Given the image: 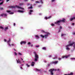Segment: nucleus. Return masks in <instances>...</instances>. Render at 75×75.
Listing matches in <instances>:
<instances>
[{
	"label": "nucleus",
	"mask_w": 75,
	"mask_h": 75,
	"mask_svg": "<svg viewBox=\"0 0 75 75\" xmlns=\"http://www.w3.org/2000/svg\"><path fill=\"white\" fill-rule=\"evenodd\" d=\"M41 32L42 33H47V34H45L44 35H40V37H42V38H47L48 37V35H50V33L48 32H45V31L43 30H42L41 31Z\"/></svg>",
	"instance_id": "1"
},
{
	"label": "nucleus",
	"mask_w": 75,
	"mask_h": 75,
	"mask_svg": "<svg viewBox=\"0 0 75 75\" xmlns=\"http://www.w3.org/2000/svg\"><path fill=\"white\" fill-rule=\"evenodd\" d=\"M54 71V69H51L49 70V72H50V74L52 75H54L53 73V71Z\"/></svg>",
	"instance_id": "2"
},
{
	"label": "nucleus",
	"mask_w": 75,
	"mask_h": 75,
	"mask_svg": "<svg viewBox=\"0 0 75 75\" xmlns=\"http://www.w3.org/2000/svg\"><path fill=\"white\" fill-rule=\"evenodd\" d=\"M11 8H16V7L17 8H20V9H23V8H21L17 5L16 6H11Z\"/></svg>",
	"instance_id": "3"
},
{
	"label": "nucleus",
	"mask_w": 75,
	"mask_h": 75,
	"mask_svg": "<svg viewBox=\"0 0 75 75\" xmlns=\"http://www.w3.org/2000/svg\"><path fill=\"white\" fill-rule=\"evenodd\" d=\"M61 22V20H59V21H57L56 22H55L54 24H57V25H60V23Z\"/></svg>",
	"instance_id": "4"
},
{
	"label": "nucleus",
	"mask_w": 75,
	"mask_h": 75,
	"mask_svg": "<svg viewBox=\"0 0 75 75\" xmlns=\"http://www.w3.org/2000/svg\"><path fill=\"white\" fill-rule=\"evenodd\" d=\"M10 41H11V40L10 38H9V40H8L7 41L8 44L9 45V47H11V45H10Z\"/></svg>",
	"instance_id": "5"
},
{
	"label": "nucleus",
	"mask_w": 75,
	"mask_h": 75,
	"mask_svg": "<svg viewBox=\"0 0 75 75\" xmlns=\"http://www.w3.org/2000/svg\"><path fill=\"white\" fill-rule=\"evenodd\" d=\"M35 61H37V59H38V56L37 54L35 55Z\"/></svg>",
	"instance_id": "6"
},
{
	"label": "nucleus",
	"mask_w": 75,
	"mask_h": 75,
	"mask_svg": "<svg viewBox=\"0 0 75 75\" xmlns=\"http://www.w3.org/2000/svg\"><path fill=\"white\" fill-rule=\"evenodd\" d=\"M58 61H56L55 62L52 61L51 63V64H57L58 63Z\"/></svg>",
	"instance_id": "7"
},
{
	"label": "nucleus",
	"mask_w": 75,
	"mask_h": 75,
	"mask_svg": "<svg viewBox=\"0 0 75 75\" xmlns=\"http://www.w3.org/2000/svg\"><path fill=\"white\" fill-rule=\"evenodd\" d=\"M20 44L21 45H22L23 44H26V42L24 41H22L20 42Z\"/></svg>",
	"instance_id": "8"
},
{
	"label": "nucleus",
	"mask_w": 75,
	"mask_h": 75,
	"mask_svg": "<svg viewBox=\"0 0 75 75\" xmlns=\"http://www.w3.org/2000/svg\"><path fill=\"white\" fill-rule=\"evenodd\" d=\"M61 22L62 23H65V19L64 18H63L62 20H61Z\"/></svg>",
	"instance_id": "9"
},
{
	"label": "nucleus",
	"mask_w": 75,
	"mask_h": 75,
	"mask_svg": "<svg viewBox=\"0 0 75 75\" xmlns=\"http://www.w3.org/2000/svg\"><path fill=\"white\" fill-rule=\"evenodd\" d=\"M34 64H35V62H32L31 63V65L33 67V66H34Z\"/></svg>",
	"instance_id": "10"
},
{
	"label": "nucleus",
	"mask_w": 75,
	"mask_h": 75,
	"mask_svg": "<svg viewBox=\"0 0 75 75\" xmlns=\"http://www.w3.org/2000/svg\"><path fill=\"white\" fill-rule=\"evenodd\" d=\"M51 16H49L48 17H45V20H47V19H49L50 18H51Z\"/></svg>",
	"instance_id": "11"
},
{
	"label": "nucleus",
	"mask_w": 75,
	"mask_h": 75,
	"mask_svg": "<svg viewBox=\"0 0 75 75\" xmlns=\"http://www.w3.org/2000/svg\"><path fill=\"white\" fill-rule=\"evenodd\" d=\"M16 61L18 64V63L19 64H21V61H20L19 60V59H18V60L17 59Z\"/></svg>",
	"instance_id": "12"
},
{
	"label": "nucleus",
	"mask_w": 75,
	"mask_h": 75,
	"mask_svg": "<svg viewBox=\"0 0 75 75\" xmlns=\"http://www.w3.org/2000/svg\"><path fill=\"white\" fill-rule=\"evenodd\" d=\"M68 57L67 56H65L62 57V58H68Z\"/></svg>",
	"instance_id": "13"
},
{
	"label": "nucleus",
	"mask_w": 75,
	"mask_h": 75,
	"mask_svg": "<svg viewBox=\"0 0 75 75\" xmlns=\"http://www.w3.org/2000/svg\"><path fill=\"white\" fill-rule=\"evenodd\" d=\"M75 44V42H73L72 43H70L69 44V45H70V46H72L73 45V44Z\"/></svg>",
	"instance_id": "14"
},
{
	"label": "nucleus",
	"mask_w": 75,
	"mask_h": 75,
	"mask_svg": "<svg viewBox=\"0 0 75 75\" xmlns=\"http://www.w3.org/2000/svg\"><path fill=\"white\" fill-rule=\"evenodd\" d=\"M30 12H29V14L30 15H31V12H33V10H30Z\"/></svg>",
	"instance_id": "15"
},
{
	"label": "nucleus",
	"mask_w": 75,
	"mask_h": 75,
	"mask_svg": "<svg viewBox=\"0 0 75 75\" xmlns=\"http://www.w3.org/2000/svg\"><path fill=\"white\" fill-rule=\"evenodd\" d=\"M35 70L36 71H38V72H40L41 71V70L38 69L37 68H36L35 69Z\"/></svg>",
	"instance_id": "16"
},
{
	"label": "nucleus",
	"mask_w": 75,
	"mask_h": 75,
	"mask_svg": "<svg viewBox=\"0 0 75 75\" xmlns=\"http://www.w3.org/2000/svg\"><path fill=\"white\" fill-rule=\"evenodd\" d=\"M26 66H27V67L28 68V67H30V66L27 63L26 64Z\"/></svg>",
	"instance_id": "17"
},
{
	"label": "nucleus",
	"mask_w": 75,
	"mask_h": 75,
	"mask_svg": "<svg viewBox=\"0 0 75 75\" xmlns=\"http://www.w3.org/2000/svg\"><path fill=\"white\" fill-rule=\"evenodd\" d=\"M18 12H20L21 13H24V11H23L18 10Z\"/></svg>",
	"instance_id": "18"
},
{
	"label": "nucleus",
	"mask_w": 75,
	"mask_h": 75,
	"mask_svg": "<svg viewBox=\"0 0 75 75\" xmlns=\"http://www.w3.org/2000/svg\"><path fill=\"white\" fill-rule=\"evenodd\" d=\"M35 37H36V38H38V39L39 38H39V36H38V35H36L35 36Z\"/></svg>",
	"instance_id": "19"
},
{
	"label": "nucleus",
	"mask_w": 75,
	"mask_h": 75,
	"mask_svg": "<svg viewBox=\"0 0 75 75\" xmlns=\"http://www.w3.org/2000/svg\"><path fill=\"white\" fill-rule=\"evenodd\" d=\"M42 50H47V49L46 48V47H43V48H42Z\"/></svg>",
	"instance_id": "20"
},
{
	"label": "nucleus",
	"mask_w": 75,
	"mask_h": 75,
	"mask_svg": "<svg viewBox=\"0 0 75 75\" xmlns=\"http://www.w3.org/2000/svg\"><path fill=\"white\" fill-rule=\"evenodd\" d=\"M66 49L67 50H70V49L68 47H66Z\"/></svg>",
	"instance_id": "21"
},
{
	"label": "nucleus",
	"mask_w": 75,
	"mask_h": 75,
	"mask_svg": "<svg viewBox=\"0 0 75 75\" xmlns=\"http://www.w3.org/2000/svg\"><path fill=\"white\" fill-rule=\"evenodd\" d=\"M8 27H6L4 29V30H5V31H6V30H8Z\"/></svg>",
	"instance_id": "22"
},
{
	"label": "nucleus",
	"mask_w": 75,
	"mask_h": 75,
	"mask_svg": "<svg viewBox=\"0 0 75 75\" xmlns=\"http://www.w3.org/2000/svg\"><path fill=\"white\" fill-rule=\"evenodd\" d=\"M0 10H4V8L2 7H0Z\"/></svg>",
	"instance_id": "23"
},
{
	"label": "nucleus",
	"mask_w": 75,
	"mask_h": 75,
	"mask_svg": "<svg viewBox=\"0 0 75 75\" xmlns=\"http://www.w3.org/2000/svg\"><path fill=\"white\" fill-rule=\"evenodd\" d=\"M64 35H66V34H62L61 35V37L64 36Z\"/></svg>",
	"instance_id": "24"
},
{
	"label": "nucleus",
	"mask_w": 75,
	"mask_h": 75,
	"mask_svg": "<svg viewBox=\"0 0 75 75\" xmlns=\"http://www.w3.org/2000/svg\"><path fill=\"white\" fill-rule=\"evenodd\" d=\"M0 28H1V29H2V30H3V29H4V28H3V27L1 26L0 27Z\"/></svg>",
	"instance_id": "25"
},
{
	"label": "nucleus",
	"mask_w": 75,
	"mask_h": 75,
	"mask_svg": "<svg viewBox=\"0 0 75 75\" xmlns=\"http://www.w3.org/2000/svg\"><path fill=\"white\" fill-rule=\"evenodd\" d=\"M23 3H22L19 4L20 6H22V5H23Z\"/></svg>",
	"instance_id": "26"
},
{
	"label": "nucleus",
	"mask_w": 75,
	"mask_h": 75,
	"mask_svg": "<svg viewBox=\"0 0 75 75\" xmlns=\"http://www.w3.org/2000/svg\"><path fill=\"white\" fill-rule=\"evenodd\" d=\"M3 16H4V13L1 14L0 16H1V17H3Z\"/></svg>",
	"instance_id": "27"
},
{
	"label": "nucleus",
	"mask_w": 75,
	"mask_h": 75,
	"mask_svg": "<svg viewBox=\"0 0 75 75\" xmlns=\"http://www.w3.org/2000/svg\"><path fill=\"white\" fill-rule=\"evenodd\" d=\"M4 16H5V17H6V16H7V14H4Z\"/></svg>",
	"instance_id": "28"
},
{
	"label": "nucleus",
	"mask_w": 75,
	"mask_h": 75,
	"mask_svg": "<svg viewBox=\"0 0 75 75\" xmlns=\"http://www.w3.org/2000/svg\"><path fill=\"white\" fill-rule=\"evenodd\" d=\"M33 53L34 54H35V55H37V54H36V52H33Z\"/></svg>",
	"instance_id": "29"
},
{
	"label": "nucleus",
	"mask_w": 75,
	"mask_h": 75,
	"mask_svg": "<svg viewBox=\"0 0 75 75\" xmlns=\"http://www.w3.org/2000/svg\"><path fill=\"white\" fill-rule=\"evenodd\" d=\"M18 54L20 55H22V54H21V53H20V52L18 53Z\"/></svg>",
	"instance_id": "30"
},
{
	"label": "nucleus",
	"mask_w": 75,
	"mask_h": 75,
	"mask_svg": "<svg viewBox=\"0 0 75 75\" xmlns=\"http://www.w3.org/2000/svg\"><path fill=\"white\" fill-rule=\"evenodd\" d=\"M14 54H15V55H17V54L16 52H14Z\"/></svg>",
	"instance_id": "31"
},
{
	"label": "nucleus",
	"mask_w": 75,
	"mask_h": 75,
	"mask_svg": "<svg viewBox=\"0 0 75 75\" xmlns=\"http://www.w3.org/2000/svg\"><path fill=\"white\" fill-rule=\"evenodd\" d=\"M28 8H30V9L33 8V6H31L30 7H29Z\"/></svg>",
	"instance_id": "32"
},
{
	"label": "nucleus",
	"mask_w": 75,
	"mask_h": 75,
	"mask_svg": "<svg viewBox=\"0 0 75 75\" xmlns=\"http://www.w3.org/2000/svg\"><path fill=\"white\" fill-rule=\"evenodd\" d=\"M3 2H1L0 3V5H1V4H3Z\"/></svg>",
	"instance_id": "33"
},
{
	"label": "nucleus",
	"mask_w": 75,
	"mask_h": 75,
	"mask_svg": "<svg viewBox=\"0 0 75 75\" xmlns=\"http://www.w3.org/2000/svg\"><path fill=\"white\" fill-rule=\"evenodd\" d=\"M7 13H10V12H11V11H7Z\"/></svg>",
	"instance_id": "34"
},
{
	"label": "nucleus",
	"mask_w": 75,
	"mask_h": 75,
	"mask_svg": "<svg viewBox=\"0 0 75 75\" xmlns=\"http://www.w3.org/2000/svg\"><path fill=\"white\" fill-rule=\"evenodd\" d=\"M72 18L73 20H75V17H74V16H73Z\"/></svg>",
	"instance_id": "35"
},
{
	"label": "nucleus",
	"mask_w": 75,
	"mask_h": 75,
	"mask_svg": "<svg viewBox=\"0 0 75 75\" xmlns=\"http://www.w3.org/2000/svg\"><path fill=\"white\" fill-rule=\"evenodd\" d=\"M73 73H70V74H69V75H73Z\"/></svg>",
	"instance_id": "36"
},
{
	"label": "nucleus",
	"mask_w": 75,
	"mask_h": 75,
	"mask_svg": "<svg viewBox=\"0 0 75 75\" xmlns=\"http://www.w3.org/2000/svg\"><path fill=\"white\" fill-rule=\"evenodd\" d=\"M55 0H51L52 2H54V1H55Z\"/></svg>",
	"instance_id": "37"
},
{
	"label": "nucleus",
	"mask_w": 75,
	"mask_h": 75,
	"mask_svg": "<svg viewBox=\"0 0 75 75\" xmlns=\"http://www.w3.org/2000/svg\"><path fill=\"white\" fill-rule=\"evenodd\" d=\"M40 2L41 3V4H43V2L42 1H40Z\"/></svg>",
	"instance_id": "38"
},
{
	"label": "nucleus",
	"mask_w": 75,
	"mask_h": 75,
	"mask_svg": "<svg viewBox=\"0 0 75 75\" xmlns=\"http://www.w3.org/2000/svg\"><path fill=\"white\" fill-rule=\"evenodd\" d=\"M11 46H15V45L13 44H11Z\"/></svg>",
	"instance_id": "39"
},
{
	"label": "nucleus",
	"mask_w": 75,
	"mask_h": 75,
	"mask_svg": "<svg viewBox=\"0 0 75 75\" xmlns=\"http://www.w3.org/2000/svg\"><path fill=\"white\" fill-rule=\"evenodd\" d=\"M73 20V18H72L70 19V21H72Z\"/></svg>",
	"instance_id": "40"
},
{
	"label": "nucleus",
	"mask_w": 75,
	"mask_h": 75,
	"mask_svg": "<svg viewBox=\"0 0 75 75\" xmlns=\"http://www.w3.org/2000/svg\"><path fill=\"white\" fill-rule=\"evenodd\" d=\"M10 14H13V12H11L10 13Z\"/></svg>",
	"instance_id": "41"
},
{
	"label": "nucleus",
	"mask_w": 75,
	"mask_h": 75,
	"mask_svg": "<svg viewBox=\"0 0 75 75\" xmlns=\"http://www.w3.org/2000/svg\"><path fill=\"white\" fill-rule=\"evenodd\" d=\"M28 45H30L31 44V43H30V42H29L28 43Z\"/></svg>",
	"instance_id": "42"
},
{
	"label": "nucleus",
	"mask_w": 75,
	"mask_h": 75,
	"mask_svg": "<svg viewBox=\"0 0 75 75\" xmlns=\"http://www.w3.org/2000/svg\"><path fill=\"white\" fill-rule=\"evenodd\" d=\"M41 6H42L41 5H39L38 6V7H41Z\"/></svg>",
	"instance_id": "43"
},
{
	"label": "nucleus",
	"mask_w": 75,
	"mask_h": 75,
	"mask_svg": "<svg viewBox=\"0 0 75 75\" xmlns=\"http://www.w3.org/2000/svg\"><path fill=\"white\" fill-rule=\"evenodd\" d=\"M35 3H40V2L38 1H36Z\"/></svg>",
	"instance_id": "44"
},
{
	"label": "nucleus",
	"mask_w": 75,
	"mask_h": 75,
	"mask_svg": "<svg viewBox=\"0 0 75 75\" xmlns=\"http://www.w3.org/2000/svg\"><path fill=\"white\" fill-rule=\"evenodd\" d=\"M74 46H73V47H74V48H75V42H74Z\"/></svg>",
	"instance_id": "45"
},
{
	"label": "nucleus",
	"mask_w": 75,
	"mask_h": 75,
	"mask_svg": "<svg viewBox=\"0 0 75 75\" xmlns=\"http://www.w3.org/2000/svg\"><path fill=\"white\" fill-rule=\"evenodd\" d=\"M61 58H59L58 60H59V61H60V60H61Z\"/></svg>",
	"instance_id": "46"
},
{
	"label": "nucleus",
	"mask_w": 75,
	"mask_h": 75,
	"mask_svg": "<svg viewBox=\"0 0 75 75\" xmlns=\"http://www.w3.org/2000/svg\"><path fill=\"white\" fill-rule=\"evenodd\" d=\"M36 47V48H38V47H39V45H36L35 46Z\"/></svg>",
	"instance_id": "47"
},
{
	"label": "nucleus",
	"mask_w": 75,
	"mask_h": 75,
	"mask_svg": "<svg viewBox=\"0 0 75 75\" xmlns=\"http://www.w3.org/2000/svg\"><path fill=\"white\" fill-rule=\"evenodd\" d=\"M62 26H60V29H62Z\"/></svg>",
	"instance_id": "48"
},
{
	"label": "nucleus",
	"mask_w": 75,
	"mask_h": 75,
	"mask_svg": "<svg viewBox=\"0 0 75 75\" xmlns=\"http://www.w3.org/2000/svg\"><path fill=\"white\" fill-rule=\"evenodd\" d=\"M69 46H70L69 44V45H67L66 46V47H69Z\"/></svg>",
	"instance_id": "49"
},
{
	"label": "nucleus",
	"mask_w": 75,
	"mask_h": 75,
	"mask_svg": "<svg viewBox=\"0 0 75 75\" xmlns=\"http://www.w3.org/2000/svg\"><path fill=\"white\" fill-rule=\"evenodd\" d=\"M71 59H75V58H71Z\"/></svg>",
	"instance_id": "50"
},
{
	"label": "nucleus",
	"mask_w": 75,
	"mask_h": 75,
	"mask_svg": "<svg viewBox=\"0 0 75 75\" xmlns=\"http://www.w3.org/2000/svg\"><path fill=\"white\" fill-rule=\"evenodd\" d=\"M4 41H5V42H6V41H7V40H6V39H4Z\"/></svg>",
	"instance_id": "51"
},
{
	"label": "nucleus",
	"mask_w": 75,
	"mask_h": 75,
	"mask_svg": "<svg viewBox=\"0 0 75 75\" xmlns=\"http://www.w3.org/2000/svg\"><path fill=\"white\" fill-rule=\"evenodd\" d=\"M57 71H60L61 70H59V69H57Z\"/></svg>",
	"instance_id": "52"
},
{
	"label": "nucleus",
	"mask_w": 75,
	"mask_h": 75,
	"mask_svg": "<svg viewBox=\"0 0 75 75\" xmlns=\"http://www.w3.org/2000/svg\"><path fill=\"white\" fill-rule=\"evenodd\" d=\"M9 1H10V0H6V2H8Z\"/></svg>",
	"instance_id": "53"
},
{
	"label": "nucleus",
	"mask_w": 75,
	"mask_h": 75,
	"mask_svg": "<svg viewBox=\"0 0 75 75\" xmlns=\"http://www.w3.org/2000/svg\"><path fill=\"white\" fill-rule=\"evenodd\" d=\"M60 31H61L60 30V29L58 30V33H59V32H60Z\"/></svg>",
	"instance_id": "54"
},
{
	"label": "nucleus",
	"mask_w": 75,
	"mask_h": 75,
	"mask_svg": "<svg viewBox=\"0 0 75 75\" xmlns=\"http://www.w3.org/2000/svg\"><path fill=\"white\" fill-rule=\"evenodd\" d=\"M13 25H14V26H15V25H16V23H13Z\"/></svg>",
	"instance_id": "55"
},
{
	"label": "nucleus",
	"mask_w": 75,
	"mask_h": 75,
	"mask_svg": "<svg viewBox=\"0 0 75 75\" xmlns=\"http://www.w3.org/2000/svg\"><path fill=\"white\" fill-rule=\"evenodd\" d=\"M52 26H54V24H52Z\"/></svg>",
	"instance_id": "56"
},
{
	"label": "nucleus",
	"mask_w": 75,
	"mask_h": 75,
	"mask_svg": "<svg viewBox=\"0 0 75 75\" xmlns=\"http://www.w3.org/2000/svg\"><path fill=\"white\" fill-rule=\"evenodd\" d=\"M20 68H21V69H23V68L22 67H20Z\"/></svg>",
	"instance_id": "57"
},
{
	"label": "nucleus",
	"mask_w": 75,
	"mask_h": 75,
	"mask_svg": "<svg viewBox=\"0 0 75 75\" xmlns=\"http://www.w3.org/2000/svg\"><path fill=\"white\" fill-rule=\"evenodd\" d=\"M75 25V23H72V25Z\"/></svg>",
	"instance_id": "58"
},
{
	"label": "nucleus",
	"mask_w": 75,
	"mask_h": 75,
	"mask_svg": "<svg viewBox=\"0 0 75 75\" xmlns=\"http://www.w3.org/2000/svg\"><path fill=\"white\" fill-rule=\"evenodd\" d=\"M44 62H45V63H46L47 62V61H46V60Z\"/></svg>",
	"instance_id": "59"
},
{
	"label": "nucleus",
	"mask_w": 75,
	"mask_h": 75,
	"mask_svg": "<svg viewBox=\"0 0 75 75\" xmlns=\"http://www.w3.org/2000/svg\"><path fill=\"white\" fill-rule=\"evenodd\" d=\"M47 65H48V66H50V64H47Z\"/></svg>",
	"instance_id": "60"
},
{
	"label": "nucleus",
	"mask_w": 75,
	"mask_h": 75,
	"mask_svg": "<svg viewBox=\"0 0 75 75\" xmlns=\"http://www.w3.org/2000/svg\"><path fill=\"white\" fill-rule=\"evenodd\" d=\"M52 57V56L50 55L49 56V57L50 58V57Z\"/></svg>",
	"instance_id": "61"
},
{
	"label": "nucleus",
	"mask_w": 75,
	"mask_h": 75,
	"mask_svg": "<svg viewBox=\"0 0 75 75\" xmlns=\"http://www.w3.org/2000/svg\"><path fill=\"white\" fill-rule=\"evenodd\" d=\"M64 75H70V74H64Z\"/></svg>",
	"instance_id": "62"
},
{
	"label": "nucleus",
	"mask_w": 75,
	"mask_h": 75,
	"mask_svg": "<svg viewBox=\"0 0 75 75\" xmlns=\"http://www.w3.org/2000/svg\"><path fill=\"white\" fill-rule=\"evenodd\" d=\"M31 47H33V45H31Z\"/></svg>",
	"instance_id": "63"
},
{
	"label": "nucleus",
	"mask_w": 75,
	"mask_h": 75,
	"mask_svg": "<svg viewBox=\"0 0 75 75\" xmlns=\"http://www.w3.org/2000/svg\"><path fill=\"white\" fill-rule=\"evenodd\" d=\"M75 35V32L73 33V35Z\"/></svg>",
	"instance_id": "64"
}]
</instances>
